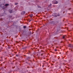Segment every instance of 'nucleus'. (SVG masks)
Segmentation results:
<instances>
[{"label":"nucleus","mask_w":73,"mask_h":73,"mask_svg":"<svg viewBox=\"0 0 73 73\" xmlns=\"http://www.w3.org/2000/svg\"><path fill=\"white\" fill-rule=\"evenodd\" d=\"M54 4H58V1H54Z\"/></svg>","instance_id":"obj_1"},{"label":"nucleus","mask_w":73,"mask_h":73,"mask_svg":"<svg viewBox=\"0 0 73 73\" xmlns=\"http://www.w3.org/2000/svg\"><path fill=\"white\" fill-rule=\"evenodd\" d=\"M29 16L30 17H33V14H31L29 15Z\"/></svg>","instance_id":"obj_2"},{"label":"nucleus","mask_w":73,"mask_h":73,"mask_svg":"<svg viewBox=\"0 0 73 73\" xmlns=\"http://www.w3.org/2000/svg\"><path fill=\"white\" fill-rule=\"evenodd\" d=\"M8 5H9V4H6L5 5V7H7V6H8Z\"/></svg>","instance_id":"obj_3"},{"label":"nucleus","mask_w":73,"mask_h":73,"mask_svg":"<svg viewBox=\"0 0 73 73\" xmlns=\"http://www.w3.org/2000/svg\"><path fill=\"white\" fill-rule=\"evenodd\" d=\"M68 47H72V45H71L70 44L68 45Z\"/></svg>","instance_id":"obj_4"},{"label":"nucleus","mask_w":73,"mask_h":73,"mask_svg":"<svg viewBox=\"0 0 73 73\" xmlns=\"http://www.w3.org/2000/svg\"><path fill=\"white\" fill-rule=\"evenodd\" d=\"M54 51H55V52H57V49L55 48V49H54Z\"/></svg>","instance_id":"obj_5"},{"label":"nucleus","mask_w":73,"mask_h":73,"mask_svg":"<svg viewBox=\"0 0 73 73\" xmlns=\"http://www.w3.org/2000/svg\"><path fill=\"white\" fill-rule=\"evenodd\" d=\"M26 26H23V28H24V29L26 28Z\"/></svg>","instance_id":"obj_6"},{"label":"nucleus","mask_w":73,"mask_h":73,"mask_svg":"<svg viewBox=\"0 0 73 73\" xmlns=\"http://www.w3.org/2000/svg\"><path fill=\"white\" fill-rule=\"evenodd\" d=\"M23 13V14H25V11H23L22 12Z\"/></svg>","instance_id":"obj_7"},{"label":"nucleus","mask_w":73,"mask_h":73,"mask_svg":"<svg viewBox=\"0 0 73 73\" xmlns=\"http://www.w3.org/2000/svg\"><path fill=\"white\" fill-rule=\"evenodd\" d=\"M65 38V36H63V38L64 39Z\"/></svg>","instance_id":"obj_8"},{"label":"nucleus","mask_w":73,"mask_h":73,"mask_svg":"<svg viewBox=\"0 0 73 73\" xmlns=\"http://www.w3.org/2000/svg\"><path fill=\"white\" fill-rule=\"evenodd\" d=\"M10 13H12V11H11L10 12Z\"/></svg>","instance_id":"obj_9"},{"label":"nucleus","mask_w":73,"mask_h":73,"mask_svg":"<svg viewBox=\"0 0 73 73\" xmlns=\"http://www.w3.org/2000/svg\"><path fill=\"white\" fill-rule=\"evenodd\" d=\"M56 48H57V49H58V46L56 47Z\"/></svg>","instance_id":"obj_10"},{"label":"nucleus","mask_w":73,"mask_h":73,"mask_svg":"<svg viewBox=\"0 0 73 73\" xmlns=\"http://www.w3.org/2000/svg\"><path fill=\"white\" fill-rule=\"evenodd\" d=\"M18 4V3H15V5H17V4Z\"/></svg>","instance_id":"obj_11"},{"label":"nucleus","mask_w":73,"mask_h":73,"mask_svg":"<svg viewBox=\"0 0 73 73\" xmlns=\"http://www.w3.org/2000/svg\"><path fill=\"white\" fill-rule=\"evenodd\" d=\"M50 5H52V4H50Z\"/></svg>","instance_id":"obj_12"},{"label":"nucleus","mask_w":73,"mask_h":73,"mask_svg":"<svg viewBox=\"0 0 73 73\" xmlns=\"http://www.w3.org/2000/svg\"><path fill=\"white\" fill-rule=\"evenodd\" d=\"M43 67H44V65L43 66Z\"/></svg>","instance_id":"obj_13"},{"label":"nucleus","mask_w":73,"mask_h":73,"mask_svg":"<svg viewBox=\"0 0 73 73\" xmlns=\"http://www.w3.org/2000/svg\"><path fill=\"white\" fill-rule=\"evenodd\" d=\"M31 20L30 21H31Z\"/></svg>","instance_id":"obj_14"},{"label":"nucleus","mask_w":73,"mask_h":73,"mask_svg":"<svg viewBox=\"0 0 73 73\" xmlns=\"http://www.w3.org/2000/svg\"><path fill=\"white\" fill-rule=\"evenodd\" d=\"M31 19H32V18Z\"/></svg>","instance_id":"obj_15"}]
</instances>
